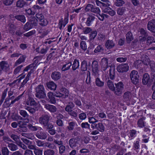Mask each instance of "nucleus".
<instances>
[{"mask_svg": "<svg viewBox=\"0 0 155 155\" xmlns=\"http://www.w3.org/2000/svg\"><path fill=\"white\" fill-rule=\"evenodd\" d=\"M95 15L93 13L88 14L85 23L87 26H91L95 19Z\"/></svg>", "mask_w": 155, "mask_h": 155, "instance_id": "6", "label": "nucleus"}, {"mask_svg": "<svg viewBox=\"0 0 155 155\" xmlns=\"http://www.w3.org/2000/svg\"><path fill=\"white\" fill-rule=\"evenodd\" d=\"M110 66L109 76L110 79L114 80L115 78V65L114 64H111Z\"/></svg>", "mask_w": 155, "mask_h": 155, "instance_id": "15", "label": "nucleus"}, {"mask_svg": "<svg viewBox=\"0 0 155 155\" xmlns=\"http://www.w3.org/2000/svg\"><path fill=\"white\" fill-rule=\"evenodd\" d=\"M147 27L149 30L155 33V20L153 19L149 21L147 25Z\"/></svg>", "mask_w": 155, "mask_h": 155, "instance_id": "14", "label": "nucleus"}, {"mask_svg": "<svg viewBox=\"0 0 155 155\" xmlns=\"http://www.w3.org/2000/svg\"><path fill=\"white\" fill-rule=\"evenodd\" d=\"M142 82L143 85H147L148 86L150 85L151 82L148 74L146 73L143 74Z\"/></svg>", "mask_w": 155, "mask_h": 155, "instance_id": "12", "label": "nucleus"}, {"mask_svg": "<svg viewBox=\"0 0 155 155\" xmlns=\"http://www.w3.org/2000/svg\"><path fill=\"white\" fill-rule=\"evenodd\" d=\"M93 6V5L90 4H87L85 8V11L86 12L90 11L91 12Z\"/></svg>", "mask_w": 155, "mask_h": 155, "instance_id": "60", "label": "nucleus"}, {"mask_svg": "<svg viewBox=\"0 0 155 155\" xmlns=\"http://www.w3.org/2000/svg\"><path fill=\"white\" fill-rule=\"evenodd\" d=\"M134 37L132 33L130 31H128L126 35V40L127 43H130L133 40Z\"/></svg>", "mask_w": 155, "mask_h": 155, "instance_id": "33", "label": "nucleus"}, {"mask_svg": "<svg viewBox=\"0 0 155 155\" xmlns=\"http://www.w3.org/2000/svg\"><path fill=\"white\" fill-rule=\"evenodd\" d=\"M79 139L78 137L72 138L68 141L70 147L72 148L75 147L79 144Z\"/></svg>", "mask_w": 155, "mask_h": 155, "instance_id": "11", "label": "nucleus"}, {"mask_svg": "<svg viewBox=\"0 0 155 155\" xmlns=\"http://www.w3.org/2000/svg\"><path fill=\"white\" fill-rule=\"evenodd\" d=\"M27 127L30 130L32 131H35L37 130L38 129V127L33 126L31 124H28Z\"/></svg>", "mask_w": 155, "mask_h": 155, "instance_id": "59", "label": "nucleus"}, {"mask_svg": "<svg viewBox=\"0 0 155 155\" xmlns=\"http://www.w3.org/2000/svg\"><path fill=\"white\" fill-rule=\"evenodd\" d=\"M98 65L97 61H93L92 67V74L94 76H96L98 74Z\"/></svg>", "mask_w": 155, "mask_h": 155, "instance_id": "13", "label": "nucleus"}, {"mask_svg": "<svg viewBox=\"0 0 155 155\" xmlns=\"http://www.w3.org/2000/svg\"><path fill=\"white\" fill-rule=\"evenodd\" d=\"M33 27L31 25L29 22H27L25 25L23 29L26 31H28L31 29Z\"/></svg>", "mask_w": 155, "mask_h": 155, "instance_id": "49", "label": "nucleus"}, {"mask_svg": "<svg viewBox=\"0 0 155 155\" xmlns=\"http://www.w3.org/2000/svg\"><path fill=\"white\" fill-rule=\"evenodd\" d=\"M45 147H47L49 149L53 150L56 148V146L53 143H50L49 142H45Z\"/></svg>", "mask_w": 155, "mask_h": 155, "instance_id": "47", "label": "nucleus"}, {"mask_svg": "<svg viewBox=\"0 0 155 155\" xmlns=\"http://www.w3.org/2000/svg\"><path fill=\"white\" fill-rule=\"evenodd\" d=\"M34 152L35 155H42V150L35 148L34 149Z\"/></svg>", "mask_w": 155, "mask_h": 155, "instance_id": "61", "label": "nucleus"}, {"mask_svg": "<svg viewBox=\"0 0 155 155\" xmlns=\"http://www.w3.org/2000/svg\"><path fill=\"white\" fill-rule=\"evenodd\" d=\"M72 65V63L71 62H66V64L63 65L61 68L62 71H65L68 70Z\"/></svg>", "mask_w": 155, "mask_h": 155, "instance_id": "30", "label": "nucleus"}, {"mask_svg": "<svg viewBox=\"0 0 155 155\" xmlns=\"http://www.w3.org/2000/svg\"><path fill=\"white\" fill-rule=\"evenodd\" d=\"M35 135L37 138L41 140H45L47 137V133L42 129L37 131Z\"/></svg>", "mask_w": 155, "mask_h": 155, "instance_id": "10", "label": "nucleus"}, {"mask_svg": "<svg viewBox=\"0 0 155 155\" xmlns=\"http://www.w3.org/2000/svg\"><path fill=\"white\" fill-rule=\"evenodd\" d=\"M15 18L17 20L21 21L23 23H25L26 19L25 16L23 15H15Z\"/></svg>", "mask_w": 155, "mask_h": 155, "instance_id": "31", "label": "nucleus"}, {"mask_svg": "<svg viewBox=\"0 0 155 155\" xmlns=\"http://www.w3.org/2000/svg\"><path fill=\"white\" fill-rule=\"evenodd\" d=\"M2 155H9L10 152L7 147H3L2 149Z\"/></svg>", "mask_w": 155, "mask_h": 155, "instance_id": "45", "label": "nucleus"}, {"mask_svg": "<svg viewBox=\"0 0 155 155\" xmlns=\"http://www.w3.org/2000/svg\"><path fill=\"white\" fill-rule=\"evenodd\" d=\"M87 64L86 61H84L81 64V70L82 71H85L87 69Z\"/></svg>", "mask_w": 155, "mask_h": 155, "instance_id": "43", "label": "nucleus"}, {"mask_svg": "<svg viewBox=\"0 0 155 155\" xmlns=\"http://www.w3.org/2000/svg\"><path fill=\"white\" fill-rule=\"evenodd\" d=\"M72 68L73 71L75 70L79 67V61L76 59L74 60L73 64H72Z\"/></svg>", "mask_w": 155, "mask_h": 155, "instance_id": "36", "label": "nucleus"}, {"mask_svg": "<svg viewBox=\"0 0 155 155\" xmlns=\"http://www.w3.org/2000/svg\"><path fill=\"white\" fill-rule=\"evenodd\" d=\"M96 3L97 6L100 7L102 8L104 12H107L111 16H113L115 15V12L114 10H109L110 9V8L109 7L110 5V3H103L98 0L96 1Z\"/></svg>", "mask_w": 155, "mask_h": 155, "instance_id": "1", "label": "nucleus"}, {"mask_svg": "<svg viewBox=\"0 0 155 155\" xmlns=\"http://www.w3.org/2000/svg\"><path fill=\"white\" fill-rule=\"evenodd\" d=\"M87 26L85 27H83L82 29L83 33L84 34H87L90 33L92 31V29L89 27Z\"/></svg>", "mask_w": 155, "mask_h": 155, "instance_id": "40", "label": "nucleus"}, {"mask_svg": "<svg viewBox=\"0 0 155 155\" xmlns=\"http://www.w3.org/2000/svg\"><path fill=\"white\" fill-rule=\"evenodd\" d=\"M45 107L51 113H54L57 110L56 107L54 105L49 104H45Z\"/></svg>", "mask_w": 155, "mask_h": 155, "instance_id": "16", "label": "nucleus"}, {"mask_svg": "<svg viewBox=\"0 0 155 155\" xmlns=\"http://www.w3.org/2000/svg\"><path fill=\"white\" fill-rule=\"evenodd\" d=\"M95 83L97 86L101 87H103L104 85V80H101L98 78H97L95 79Z\"/></svg>", "mask_w": 155, "mask_h": 155, "instance_id": "25", "label": "nucleus"}, {"mask_svg": "<svg viewBox=\"0 0 155 155\" xmlns=\"http://www.w3.org/2000/svg\"><path fill=\"white\" fill-rule=\"evenodd\" d=\"M105 45L107 49H110L115 46V44L113 40H107L106 41Z\"/></svg>", "mask_w": 155, "mask_h": 155, "instance_id": "18", "label": "nucleus"}, {"mask_svg": "<svg viewBox=\"0 0 155 155\" xmlns=\"http://www.w3.org/2000/svg\"><path fill=\"white\" fill-rule=\"evenodd\" d=\"M29 22L33 27H34L37 25L38 20L35 17L32 18L30 20Z\"/></svg>", "mask_w": 155, "mask_h": 155, "instance_id": "39", "label": "nucleus"}, {"mask_svg": "<svg viewBox=\"0 0 155 155\" xmlns=\"http://www.w3.org/2000/svg\"><path fill=\"white\" fill-rule=\"evenodd\" d=\"M25 4V3L23 0H18L16 3V6L17 7L22 8Z\"/></svg>", "mask_w": 155, "mask_h": 155, "instance_id": "46", "label": "nucleus"}, {"mask_svg": "<svg viewBox=\"0 0 155 155\" xmlns=\"http://www.w3.org/2000/svg\"><path fill=\"white\" fill-rule=\"evenodd\" d=\"M25 109L32 114H33L35 112V110L34 108H32L29 106H26Z\"/></svg>", "mask_w": 155, "mask_h": 155, "instance_id": "55", "label": "nucleus"}, {"mask_svg": "<svg viewBox=\"0 0 155 155\" xmlns=\"http://www.w3.org/2000/svg\"><path fill=\"white\" fill-rule=\"evenodd\" d=\"M61 73L60 72L57 71L52 72L51 75L52 79L54 81H57L59 80L61 78Z\"/></svg>", "mask_w": 155, "mask_h": 155, "instance_id": "17", "label": "nucleus"}, {"mask_svg": "<svg viewBox=\"0 0 155 155\" xmlns=\"http://www.w3.org/2000/svg\"><path fill=\"white\" fill-rule=\"evenodd\" d=\"M140 34L143 36V38H146L148 35V34L146 30L143 28L140 29Z\"/></svg>", "mask_w": 155, "mask_h": 155, "instance_id": "51", "label": "nucleus"}, {"mask_svg": "<svg viewBox=\"0 0 155 155\" xmlns=\"http://www.w3.org/2000/svg\"><path fill=\"white\" fill-rule=\"evenodd\" d=\"M75 123L71 121L68 123V125L67 127V129L68 130H74V126L75 125Z\"/></svg>", "mask_w": 155, "mask_h": 155, "instance_id": "42", "label": "nucleus"}, {"mask_svg": "<svg viewBox=\"0 0 155 155\" xmlns=\"http://www.w3.org/2000/svg\"><path fill=\"white\" fill-rule=\"evenodd\" d=\"M129 66L127 63H123L118 65L117 68V71L119 72L124 73L127 71Z\"/></svg>", "mask_w": 155, "mask_h": 155, "instance_id": "9", "label": "nucleus"}, {"mask_svg": "<svg viewBox=\"0 0 155 155\" xmlns=\"http://www.w3.org/2000/svg\"><path fill=\"white\" fill-rule=\"evenodd\" d=\"M74 104L73 102H69L65 107V110L67 112L69 111L72 110L71 109L74 107Z\"/></svg>", "mask_w": 155, "mask_h": 155, "instance_id": "34", "label": "nucleus"}, {"mask_svg": "<svg viewBox=\"0 0 155 155\" xmlns=\"http://www.w3.org/2000/svg\"><path fill=\"white\" fill-rule=\"evenodd\" d=\"M22 65H20L17 67L14 70L13 73L15 74H18L21 70V68L23 67Z\"/></svg>", "mask_w": 155, "mask_h": 155, "instance_id": "56", "label": "nucleus"}, {"mask_svg": "<svg viewBox=\"0 0 155 155\" xmlns=\"http://www.w3.org/2000/svg\"><path fill=\"white\" fill-rule=\"evenodd\" d=\"M88 122L92 124L96 123L98 122V120L95 119L93 117H89L88 118Z\"/></svg>", "mask_w": 155, "mask_h": 155, "instance_id": "63", "label": "nucleus"}, {"mask_svg": "<svg viewBox=\"0 0 155 155\" xmlns=\"http://www.w3.org/2000/svg\"><path fill=\"white\" fill-rule=\"evenodd\" d=\"M111 64H108V59L106 58H103L101 60L100 64L102 70L105 71L107 68L110 67Z\"/></svg>", "mask_w": 155, "mask_h": 155, "instance_id": "7", "label": "nucleus"}, {"mask_svg": "<svg viewBox=\"0 0 155 155\" xmlns=\"http://www.w3.org/2000/svg\"><path fill=\"white\" fill-rule=\"evenodd\" d=\"M18 129L19 131L22 132H26L28 130L27 127L25 126L24 125L22 126L20 125Z\"/></svg>", "mask_w": 155, "mask_h": 155, "instance_id": "54", "label": "nucleus"}, {"mask_svg": "<svg viewBox=\"0 0 155 155\" xmlns=\"http://www.w3.org/2000/svg\"><path fill=\"white\" fill-rule=\"evenodd\" d=\"M115 87L114 90V94L117 96H120L122 94L124 90V84L121 81L117 83H115Z\"/></svg>", "mask_w": 155, "mask_h": 155, "instance_id": "4", "label": "nucleus"}, {"mask_svg": "<svg viewBox=\"0 0 155 155\" xmlns=\"http://www.w3.org/2000/svg\"><path fill=\"white\" fill-rule=\"evenodd\" d=\"M107 85L109 88L113 91L114 89V87L113 82L110 80H108L107 82Z\"/></svg>", "mask_w": 155, "mask_h": 155, "instance_id": "38", "label": "nucleus"}, {"mask_svg": "<svg viewBox=\"0 0 155 155\" xmlns=\"http://www.w3.org/2000/svg\"><path fill=\"white\" fill-rule=\"evenodd\" d=\"M149 63L151 70L153 72H155V62L151 61Z\"/></svg>", "mask_w": 155, "mask_h": 155, "instance_id": "64", "label": "nucleus"}, {"mask_svg": "<svg viewBox=\"0 0 155 155\" xmlns=\"http://www.w3.org/2000/svg\"><path fill=\"white\" fill-rule=\"evenodd\" d=\"M28 100L30 102L31 105L36 106L38 104V103L35 101L33 98L29 97Z\"/></svg>", "mask_w": 155, "mask_h": 155, "instance_id": "62", "label": "nucleus"}, {"mask_svg": "<svg viewBox=\"0 0 155 155\" xmlns=\"http://www.w3.org/2000/svg\"><path fill=\"white\" fill-rule=\"evenodd\" d=\"M19 113L24 118V120H27L28 122L29 121V115L25 110H20Z\"/></svg>", "mask_w": 155, "mask_h": 155, "instance_id": "22", "label": "nucleus"}, {"mask_svg": "<svg viewBox=\"0 0 155 155\" xmlns=\"http://www.w3.org/2000/svg\"><path fill=\"white\" fill-rule=\"evenodd\" d=\"M68 23V21L65 22H63L62 20L60 21L58 23V25L59 28L61 30V29L63 28H63Z\"/></svg>", "mask_w": 155, "mask_h": 155, "instance_id": "53", "label": "nucleus"}, {"mask_svg": "<svg viewBox=\"0 0 155 155\" xmlns=\"http://www.w3.org/2000/svg\"><path fill=\"white\" fill-rule=\"evenodd\" d=\"M126 9L125 7H122L120 8L117 10V13L119 15H122L124 13Z\"/></svg>", "mask_w": 155, "mask_h": 155, "instance_id": "48", "label": "nucleus"}, {"mask_svg": "<svg viewBox=\"0 0 155 155\" xmlns=\"http://www.w3.org/2000/svg\"><path fill=\"white\" fill-rule=\"evenodd\" d=\"M35 144L39 147H45V142L42 140H35Z\"/></svg>", "mask_w": 155, "mask_h": 155, "instance_id": "37", "label": "nucleus"}, {"mask_svg": "<svg viewBox=\"0 0 155 155\" xmlns=\"http://www.w3.org/2000/svg\"><path fill=\"white\" fill-rule=\"evenodd\" d=\"M16 144L17 145L24 150L27 149V146L24 144L23 143H22L20 140L18 142H17Z\"/></svg>", "mask_w": 155, "mask_h": 155, "instance_id": "58", "label": "nucleus"}, {"mask_svg": "<svg viewBox=\"0 0 155 155\" xmlns=\"http://www.w3.org/2000/svg\"><path fill=\"white\" fill-rule=\"evenodd\" d=\"M26 57L25 55H22L21 56L18 60L15 62L14 66L16 67L21 63L25 62Z\"/></svg>", "mask_w": 155, "mask_h": 155, "instance_id": "23", "label": "nucleus"}, {"mask_svg": "<svg viewBox=\"0 0 155 155\" xmlns=\"http://www.w3.org/2000/svg\"><path fill=\"white\" fill-rule=\"evenodd\" d=\"M104 51V48L101 45H99L95 48L94 52L96 53H102Z\"/></svg>", "mask_w": 155, "mask_h": 155, "instance_id": "35", "label": "nucleus"}, {"mask_svg": "<svg viewBox=\"0 0 155 155\" xmlns=\"http://www.w3.org/2000/svg\"><path fill=\"white\" fill-rule=\"evenodd\" d=\"M91 12L96 14H99L101 12V11L99 7L93 5Z\"/></svg>", "mask_w": 155, "mask_h": 155, "instance_id": "44", "label": "nucleus"}, {"mask_svg": "<svg viewBox=\"0 0 155 155\" xmlns=\"http://www.w3.org/2000/svg\"><path fill=\"white\" fill-rule=\"evenodd\" d=\"M8 134L10 137L15 141L16 143L20 140L19 137L17 135L13 134L11 132H9Z\"/></svg>", "mask_w": 155, "mask_h": 155, "instance_id": "28", "label": "nucleus"}, {"mask_svg": "<svg viewBox=\"0 0 155 155\" xmlns=\"http://www.w3.org/2000/svg\"><path fill=\"white\" fill-rule=\"evenodd\" d=\"M47 96L50 100L49 102L53 104H54L56 102L55 98L54 96L53 95V93L52 92H49L47 94Z\"/></svg>", "mask_w": 155, "mask_h": 155, "instance_id": "24", "label": "nucleus"}, {"mask_svg": "<svg viewBox=\"0 0 155 155\" xmlns=\"http://www.w3.org/2000/svg\"><path fill=\"white\" fill-rule=\"evenodd\" d=\"M132 97L131 93L130 91H127L124 93L123 97L126 101H129L130 100Z\"/></svg>", "mask_w": 155, "mask_h": 155, "instance_id": "32", "label": "nucleus"}, {"mask_svg": "<svg viewBox=\"0 0 155 155\" xmlns=\"http://www.w3.org/2000/svg\"><path fill=\"white\" fill-rule=\"evenodd\" d=\"M39 24L42 26H45L48 24V21L47 19L43 18L39 21Z\"/></svg>", "mask_w": 155, "mask_h": 155, "instance_id": "52", "label": "nucleus"}, {"mask_svg": "<svg viewBox=\"0 0 155 155\" xmlns=\"http://www.w3.org/2000/svg\"><path fill=\"white\" fill-rule=\"evenodd\" d=\"M44 155H54L55 151L53 150L48 149L44 151Z\"/></svg>", "mask_w": 155, "mask_h": 155, "instance_id": "41", "label": "nucleus"}, {"mask_svg": "<svg viewBox=\"0 0 155 155\" xmlns=\"http://www.w3.org/2000/svg\"><path fill=\"white\" fill-rule=\"evenodd\" d=\"M35 97L39 99H44L46 97L45 90L44 86L40 84L35 88Z\"/></svg>", "mask_w": 155, "mask_h": 155, "instance_id": "2", "label": "nucleus"}, {"mask_svg": "<svg viewBox=\"0 0 155 155\" xmlns=\"http://www.w3.org/2000/svg\"><path fill=\"white\" fill-rule=\"evenodd\" d=\"M97 34V32L96 30L92 31L89 35V41L93 42Z\"/></svg>", "mask_w": 155, "mask_h": 155, "instance_id": "29", "label": "nucleus"}, {"mask_svg": "<svg viewBox=\"0 0 155 155\" xmlns=\"http://www.w3.org/2000/svg\"><path fill=\"white\" fill-rule=\"evenodd\" d=\"M125 4V2L122 0H116L115 5L117 6H121Z\"/></svg>", "mask_w": 155, "mask_h": 155, "instance_id": "50", "label": "nucleus"}, {"mask_svg": "<svg viewBox=\"0 0 155 155\" xmlns=\"http://www.w3.org/2000/svg\"><path fill=\"white\" fill-rule=\"evenodd\" d=\"M80 46L81 48L83 50H86L87 48V45L85 41H82L81 42Z\"/></svg>", "mask_w": 155, "mask_h": 155, "instance_id": "57", "label": "nucleus"}, {"mask_svg": "<svg viewBox=\"0 0 155 155\" xmlns=\"http://www.w3.org/2000/svg\"><path fill=\"white\" fill-rule=\"evenodd\" d=\"M51 116L48 114H44L42 115L39 118V123L43 126L44 128L47 127H49V125L52 123L49 122L51 120Z\"/></svg>", "mask_w": 155, "mask_h": 155, "instance_id": "3", "label": "nucleus"}, {"mask_svg": "<svg viewBox=\"0 0 155 155\" xmlns=\"http://www.w3.org/2000/svg\"><path fill=\"white\" fill-rule=\"evenodd\" d=\"M46 85L47 87L51 90L55 91L57 87V85L52 81L47 82Z\"/></svg>", "mask_w": 155, "mask_h": 155, "instance_id": "20", "label": "nucleus"}, {"mask_svg": "<svg viewBox=\"0 0 155 155\" xmlns=\"http://www.w3.org/2000/svg\"><path fill=\"white\" fill-rule=\"evenodd\" d=\"M54 127V125L52 124L51 125H49V127H47L44 128L46 130H48L49 133L51 135H53L56 134L55 130L53 129Z\"/></svg>", "mask_w": 155, "mask_h": 155, "instance_id": "19", "label": "nucleus"}, {"mask_svg": "<svg viewBox=\"0 0 155 155\" xmlns=\"http://www.w3.org/2000/svg\"><path fill=\"white\" fill-rule=\"evenodd\" d=\"M8 147L11 151H16L18 149V147L17 145L12 143H8Z\"/></svg>", "mask_w": 155, "mask_h": 155, "instance_id": "27", "label": "nucleus"}, {"mask_svg": "<svg viewBox=\"0 0 155 155\" xmlns=\"http://www.w3.org/2000/svg\"><path fill=\"white\" fill-rule=\"evenodd\" d=\"M130 76L132 82L136 85L138 83L139 81V76L138 72L135 70L132 71L130 74Z\"/></svg>", "mask_w": 155, "mask_h": 155, "instance_id": "5", "label": "nucleus"}, {"mask_svg": "<svg viewBox=\"0 0 155 155\" xmlns=\"http://www.w3.org/2000/svg\"><path fill=\"white\" fill-rule=\"evenodd\" d=\"M96 128L101 132H104L105 130V127L102 123H98L95 124Z\"/></svg>", "mask_w": 155, "mask_h": 155, "instance_id": "26", "label": "nucleus"}, {"mask_svg": "<svg viewBox=\"0 0 155 155\" xmlns=\"http://www.w3.org/2000/svg\"><path fill=\"white\" fill-rule=\"evenodd\" d=\"M0 68L3 71L7 73L10 70V66L7 61H2L0 62Z\"/></svg>", "mask_w": 155, "mask_h": 155, "instance_id": "8", "label": "nucleus"}, {"mask_svg": "<svg viewBox=\"0 0 155 155\" xmlns=\"http://www.w3.org/2000/svg\"><path fill=\"white\" fill-rule=\"evenodd\" d=\"M146 118L145 117H143L140 118L137 122V127L140 128H142L145 126L146 122L145 120Z\"/></svg>", "mask_w": 155, "mask_h": 155, "instance_id": "21", "label": "nucleus"}]
</instances>
